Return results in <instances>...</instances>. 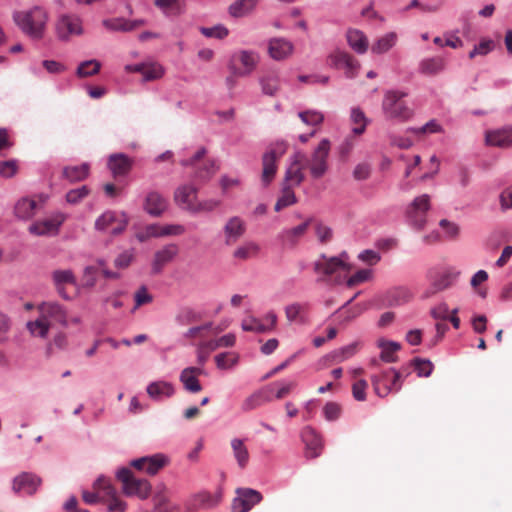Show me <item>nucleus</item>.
I'll return each mask as SVG.
<instances>
[{"instance_id":"1","label":"nucleus","mask_w":512,"mask_h":512,"mask_svg":"<svg viewBox=\"0 0 512 512\" xmlns=\"http://www.w3.org/2000/svg\"><path fill=\"white\" fill-rule=\"evenodd\" d=\"M39 316L34 321H28L26 327L31 335L46 338L54 325L68 327V312L65 307L55 301H45L37 307Z\"/></svg>"},{"instance_id":"2","label":"nucleus","mask_w":512,"mask_h":512,"mask_svg":"<svg viewBox=\"0 0 512 512\" xmlns=\"http://www.w3.org/2000/svg\"><path fill=\"white\" fill-rule=\"evenodd\" d=\"M12 17L19 30L31 40L40 41L45 37L50 16L44 6L15 11Z\"/></svg>"},{"instance_id":"3","label":"nucleus","mask_w":512,"mask_h":512,"mask_svg":"<svg viewBox=\"0 0 512 512\" xmlns=\"http://www.w3.org/2000/svg\"><path fill=\"white\" fill-rule=\"evenodd\" d=\"M406 96L405 92L398 90L384 93L381 108L386 119L406 122L413 117L414 110L404 100Z\"/></svg>"},{"instance_id":"4","label":"nucleus","mask_w":512,"mask_h":512,"mask_svg":"<svg viewBox=\"0 0 512 512\" xmlns=\"http://www.w3.org/2000/svg\"><path fill=\"white\" fill-rule=\"evenodd\" d=\"M82 18L75 13H62L55 21V35L61 42H69L84 34Z\"/></svg>"},{"instance_id":"5","label":"nucleus","mask_w":512,"mask_h":512,"mask_svg":"<svg viewBox=\"0 0 512 512\" xmlns=\"http://www.w3.org/2000/svg\"><path fill=\"white\" fill-rule=\"evenodd\" d=\"M374 392L379 397H386L391 392H398L403 383L402 373L394 368H388L371 377Z\"/></svg>"},{"instance_id":"6","label":"nucleus","mask_w":512,"mask_h":512,"mask_svg":"<svg viewBox=\"0 0 512 512\" xmlns=\"http://www.w3.org/2000/svg\"><path fill=\"white\" fill-rule=\"evenodd\" d=\"M206 153V149L201 147L191 158L180 162L184 167H192L195 170L193 177L201 181L209 180L218 169L214 160L204 159Z\"/></svg>"},{"instance_id":"7","label":"nucleus","mask_w":512,"mask_h":512,"mask_svg":"<svg viewBox=\"0 0 512 512\" xmlns=\"http://www.w3.org/2000/svg\"><path fill=\"white\" fill-rule=\"evenodd\" d=\"M93 490L97 491L102 502L108 503L109 512H124L125 503L120 501L118 493L105 475H99L93 483Z\"/></svg>"},{"instance_id":"8","label":"nucleus","mask_w":512,"mask_h":512,"mask_svg":"<svg viewBox=\"0 0 512 512\" xmlns=\"http://www.w3.org/2000/svg\"><path fill=\"white\" fill-rule=\"evenodd\" d=\"M431 208V198L422 194L413 199L406 208V218L413 228L422 230L427 223V213Z\"/></svg>"},{"instance_id":"9","label":"nucleus","mask_w":512,"mask_h":512,"mask_svg":"<svg viewBox=\"0 0 512 512\" xmlns=\"http://www.w3.org/2000/svg\"><path fill=\"white\" fill-rule=\"evenodd\" d=\"M330 152V141L323 139L313 151L310 158L307 157L306 168L314 179L322 178L328 170V156Z\"/></svg>"},{"instance_id":"10","label":"nucleus","mask_w":512,"mask_h":512,"mask_svg":"<svg viewBox=\"0 0 512 512\" xmlns=\"http://www.w3.org/2000/svg\"><path fill=\"white\" fill-rule=\"evenodd\" d=\"M259 62L258 54L253 51L235 52L230 59L229 68L233 75L244 77L251 74Z\"/></svg>"},{"instance_id":"11","label":"nucleus","mask_w":512,"mask_h":512,"mask_svg":"<svg viewBox=\"0 0 512 512\" xmlns=\"http://www.w3.org/2000/svg\"><path fill=\"white\" fill-rule=\"evenodd\" d=\"M427 277L430 282L429 288L423 293L424 298H429L438 292L450 288L458 277V273L451 270H429Z\"/></svg>"},{"instance_id":"12","label":"nucleus","mask_w":512,"mask_h":512,"mask_svg":"<svg viewBox=\"0 0 512 512\" xmlns=\"http://www.w3.org/2000/svg\"><path fill=\"white\" fill-rule=\"evenodd\" d=\"M285 147L275 145L268 148L262 156V174L261 182L263 186H268L274 179L277 172V162L284 155Z\"/></svg>"},{"instance_id":"13","label":"nucleus","mask_w":512,"mask_h":512,"mask_svg":"<svg viewBox=\"0 0 512 512\" xmlns=\"http://www.w3.org/2000/svg\"><path fill=\"white\" fill-rule=\"evenodd\" d=\"M127 225L125 214H118L114 211H106L100 215L95 221V229L97 231L117 236L124 232Z\"/></svg>"},{"instance_id":"14","label":"nucleus","mask_w":512,"mask_h":512,"mask_svg":"<svg viewBox=\"0 0 512 512\" xmlns=\"http://www.w3.org/2000/svg\"><path fill=\"white\" fill-rule=\"evenodd\" d=\"M169 464V457L162 453L143 456L130 461V467H133L137 471L145 473L149 476H155Z\"/></svg>"},{"instance_id":"15","label":"nucleus","mask_w":512,"mask_h":512,"mask_svg":"<svg viewBox=\"0 0 512 512\" xmlns=\"http://www.w3.org/2000/svg\"><path fill=\"white\" fill-rule=\"evenodd\" d=\"M65 220L66 215L64 213L55 212L47 219L32 223L28 230L36 236H56Z\"/></svg>"},{"instance_id":"16","label":"nucleus","mask_w":512,"mask_h":512,"mask_svg":"<svg viewBox=\"0 0 512 512\" xmlns=\"http://www.w3.org/2000/svg\"><path fill=\"white\" fill-rule=\"evenodd\" d=\"M307 156L301 151H297L291 158L283 183L292 187L299 186L305 179L304 169H306Z\"/></svg>"},{"instance_id":"17","label":"nucleus","mask_w":512,"mask_h":512,"mask_svg":"<svg viewBox=\"0 0 512 512\" xmlns=\"http://www.w3.org/2000/svg\"><path fill=\"white\" fill-rule=\"evenodd\" d=\"M263 499L262 494L251 488H237L236 497L232 501V512H249Z\"/></svg>"},{"instance_id":"18","label":"nucleus","mask_w":512,"mask_h":512,"mask_svg":"<svg viewBox=\"0 0 512 512\" xmlns=\"http://www.w3.org/2000/svg\"><path fill=\"white\" fill-rule=\"evenodd\" d=\"M47 198L45 194H38L35 197L26 196L20 198L14 206L15 217L20 220H30L35 216L40 205L46 202Z\"/></svg>"},{"instance_id":"19","label":"nucleus","mask_w":512,"mask_h":512,"mask_svg":"<svg viewBox=\"0 0 512 512\" xmlns=\"http://www.w3.org/2000/svg\"><path fill=\"white\" fill-rule=\"evenodd\" d=\"M346 258V253H343L340 257H326L325 255H321L314 263V271L326 276H330L338 271L347 272L350 267L345 262Z\"/></svg>"},{"instance_id":"20","label":"nucleus","mask_w":512,"mask_h":512,"mask_svg":"<svg viewBox=\"0 0 512 512\" xmlns=\"http://www.w3.org/2000/svg\"><path fill=\"white\" fill-rule=\"evenodd\" d=\"M42 480L31 472H22L12 480V490L16 494L34 495L41 486Z\"/></svg>"},{"instance_id":"21","label":"nucleus","mask_w":512,"mask_h":512,"mask_svg":"<svg viewBox=\"0 0 512 512\" xmlns=\"http://www.w3.org/2000/svg\"><path fill=\"white\" fill-rule=\"evenodd\" d=\"M180 506L171 500L170 490L165 484L156 487L153 496V512H179Z\"/></svg>"},{"instance_id":"22","label":"nucleus","mask_w":512,"mask_h":512,"mask_svg":"<svg viewBox=\"0 0 512 512\" xmlns=\"http://www.w3.org/2000/svg\"><path fill=\"white\" fill-rule=\"evenodd\" d=\"M220 494H211L207 491L193 495L185 503V512H197L200 509L213 508L220 502Z\"/></svg>"},{"instance_id":"23","label":"nucleus","mask_w":512,"mask_h":512,"mask_svg":"<svg viewBox=\"0 0 512 512\" xmlns=\"http://www.w3.org/2000/svg\"><path fill=\"white\" fill-rule=\"evenodd\" d=\"M329 58L333 66L345 70L347 77L353 78L358 74L360 63L349 53L336 50Z\"/></svg>"},{"instance_id":"24","label":"nucleus","mask_w":512,"mask_h":512,"mask_svg":"<svg viewBox=\"0 0 512 512\" xmlns=\"http://www.w3.org/2000/svg\"><path fill=\"white\" fill-rule=\"evenodd\" d=\"M198 190L194 185L184 184L174 192V201L182 209L192 213L197 203Z\"/></svg>"},{"instance_id":"25","label":"nucleus","mask_w":512,"mask_h":512,"mask_svg":"<svg viewBox=\"0 0 512 512\" xmlns=\"http://www.w3.org/2000/svg\"><path fill=\"white\" fill-rule=\"evenodd\" d=\"M301 438L305 444L306 457L309 459L317 458L323 449V443L320 436L312 427L306 426L302 429Z\"/></svg>"},{"instance_id":"26","label":"nucleus","mask_w":512,"mask_h":512,"mask_svg":"<svg viewBox=\"0 0 512 512\" xmlns=\"http://www.w3.org/2000/svg\"><path fill=\"white\" fill-rule=\"evenodd\" d=\"M130 73L141 75V81H155L163 77L165 70L163 66L157 62H143L130 65Z\"/></svg>"},{"instance_id":"27","label":"nucleus","mask_w":512,"mask_h":512,"mask_svg":"<svg viewBox=\"0 0 512 512\" xmlns=\"http://www.w3.org/2000/svg\"><path fill=\"white\" fill-rule=\"evenodd\" d=\"M245 222L238 216H233L227 220L223 227L224 241L226 245H234L245 234Z\"/></svg>"},{"instance_id":"28","label":"nucleus","mask_w":512,"mask_h":512,"mask_svg":"<svg viewBox=\"0 0 512 512\" xmlns=\"http://www.w3.org/2000/svg\"><path fill=\"white\" fill-rule=\"evenodd\" d=\"M179 247L174 243L167 244L157 250L152 260V270L159 273L167 264L173 261L178 255Z\"/></svg>"},{"instance_id":"29","label":"nucleus","mask_w":512,"mask_h":512,"mask_svg":"<svg viewBox=\"0 0 512 512\" xmlns=\"http://www.w3.org/2000/svg\"><path fill=\"white\" fill-rule=\"evenodd\" d=\"M293 51V44L285 38H272L268 42V54L276 61L290 57Z\"/></svg>"},{"instance_id":"30","label":"nucleus","mask_w":512,"mask_h":512,"mask_svg":"<svg viewBox=\"0 0 512 512\" xmlns=\"http://www.w3.org/2000/svg\"><path fill=\"white\" fill-rule=\"evenodd\" d=\"M288 322L305 324L308 322L310 304L308 302H293L284 309Z\"/></svg>"},{"instance_id":"31","label":"nucleus","mask_w":512,"mask_h":512,"mask_svg":"<svg viewBox=\"0 0 512 512\" xmlns=\"http://www.w3.org/2000/svg\"><path fill=\"white\" fill-rule=\"evenodd\" d=\"M486 143L490 146L499 148H509L512 146V127H504L486 132Z\"/></svg>"},{"instance_id":"32","label":"nucleus","mask_w":512,"mask_h":512,"mask_svg":"<svg viewBox=\"0 0 512 512\" xmlns=\"http://www.w3.org/2000/svg\"><path fill=\"white\" fill-rule=\"evenodd\" d=\"M272 387L271 385L265 386L251 395H249L242 403L243 411H251L254 410L265 403L272 401Z\"/></svg>"},{"instance_id":"33","label":"nucleus","mask_w":512,"mask_h":512,"mask_svg":"<svg viewBox=\"0 0 512 512\" xmlns=\"http://www.w3.org/2000/svg\"><path fill=\"white\" fill-rule=\"evenodd\" d=\"M168 208V200L159 192H149L145 198L144 209L152 216H161Z\"/></svg>"},{"instance_id":"34","label":"nucleus","mask_w":512,"mask_h":512,"mask_svg":"<svg viewBox=\"0 0 512 512\" xmlns=\"http://www.w3.org/2000/svg\"><path fill=\"white\" fill-rule=\"evenodd\" d=\"M202 373L203 369L201 367H187L180 374V382L187 391L198 393L202 390V386L197 377Z\"/></svg>"},{"instance_id":"35","label":"nucleus","mask_w":512,"mask_h":512,"mask_svg":"<svg viewBox=\"0 0 512 512\" xmlns=\"http://www.w3.org/2000/svg\"><path fill=\"white\" fill-rule=\"evenodd\" d=\"M52 280L58 294L64 299H69L68 294L65 292L64 286L67 284H76V278L72 270H55L52 272Z\"/></svg>"},{"instance_id":"36","label":"nucleus","mask_w":512,"mask_h":512,"mask_svg":"<svg viewBox=\"0 0 512 512\" xmlns=\"http://www.w3.org/2000/svg\"><path fill=\"white\" fill-rule=\"evenodd\" d=\"M146 391L153 400H161L172 397L175 393V388L167 381H155L147 386Z\"/></svg>"},{"instance_id":"37","label":"nucleus","mask_w":512,"mask_h":512,"mask_svg":"<svg viewBox=\"0 0 512 512\" xmlns=\"http://www.w3.org/2000/svg\"><path fill=\"white\" fill-rule=\"evenodd\" d=\"M313 222L312 218H308L304 223L281 232L280 238L285 244L295 246L299 239L302 238L307 232L310 224Z\"/></svg>"},{"instance_id":"38","label":"nucleus","mask_w":512,"mask_h":512,"mask_svg":"<svg viewBox=\"0 0 512 512\" xmlns=\"http://www.w3.org/2000/svg\"><path fill=\"white\" fill-rule=\"evenodd\" d=\"M151 492L152 486L147 479L136 477L130 472V497L136 496L144 500L151 495Z\"/></svg>"},{"instance_id":"39","label":"nucleus","mask_w":512,"mask_h":512,"mask_svg":"<svg viewBox=\"0 0 512 512\" xmlns=\"http://www.w3.org/2000/svg\"><path fill=\"white\" fill-rule=\"evenodd\" d=\"M446 62L441 56L424 58L419 63V72L426 76H434L445 69Z\"/></svg>"},{"instance_id":"40","label":"nucleus","mask_w":512,"mask_h":512,"mask_svg":"<svg viewBox=\"0 0 512 512\" xmlns=\"http://www.w3.org/2000/svg\"><path fill=\"white\" fill-rule=\"evenodd\" d=\"M231 449L233 452V456L239 466V468L244 469L247 467L250 459V454L247 446L244 443V440L240 438H233L231 440Z\"/></svg>"},{"instance_id":"41","label":"nucleus","mask_w":512,"mask_h":512,"mask_svg":"<svg viewBox=\"0 0 512 512\" xmlns=\"http://www.w3.org/2000/svg\"><path fill=\"white\" fill-rule=\"evenodd\" d=\"M349 46L357 53L364 54L368 49V39L365 34L357 29H349L346 34Z\"/></svg>"},{"instance_id":"42","label":"nucleus","mask_w":512,"mask_h":512,"mask_svg":"<svg viewBox=\"0 0 512 512\" xmlns=\"http://www.w3.org/2000/svg\"><path fill=\"white\" fill-rule=\"evenodd\" d=\"M350 123L352 134L360 136L365 132L369 120L360 108L354 107L350 113Z\"/></svg>"},{"instance_id":"43","label":"nucleus","mask_w":512,"mask_h":512,"mask_svg":"<svg viewBox=\"0 0 512 512\" xmlns=\"http://www.w3.org/2000/svg\"><path fill=\"white\" fill-rule=\"evenodd\" d=\"M108 167L114 177L125 175L128 171V156L123 153L110 155Z\"/></svg>"},{"instance_id":"44","label":"nucleus","mask_w":512,"mask_h":512,"mask_svg":"<svg viewBox=\"0 0 512 512\" xmlns=\"http://www.w3.org/2000/svg\"><path fill=\"white\" fill-rule=\"evenodd\" d=\"M378 346L381 348V360L387 363H394L397 361L396 352L401 348L399 343L380 339L378 341Z\"/></svg>"},{"instance_id":"45","label":"nucleus","mask_w":512,"mask_h":512,"mask_svg":"<svg viewBox=\"0 0 512 512\" xmlns=\"http://www.w3.org/2000/svg\"><path fill=\"white\" fill-rule=\"evenodd\" d=\"M89 169L88 163H83L78 166H67L63 169V176L69 182L82 181L88 177Z\"/></svg>"},{"instance_id":"46","label":"nucleus","mask_w":512,"mask_h":512,"mask_svg":"<svg viewBox=\"0 0 512 512\" xmlns=\"http://www.w3.org/2000/svg\"><path fill=\"white\" fill-rule=\"evenodd\" d=\"M260 84L264 94L274 96L280 87L279 76L276 72H267L261 77Z\"/></svg>"},{"instance_id":"47","label":"nucleus","mask_w":512,"mask_h":512,"mask_svg":"<svg viewBox=\"0 0 512 512\" xmlns=\"http://www.w3.org/2000/svg\"><path fill=\"white\" fill-rule=\"evenodd\" d=\"M258 0H237L229 7V13L235 18L248 15L256 7Z\"/></svg>"},{"instance_id":"48","label":"nucleus","mask_w":512,"mask_h":512,"mask_svg":"<svg viewBox=\"0 0 512 512\" xmlns=\"http://www.w3.org/2000/svg\"><path fill=\"white\" fill-rule=\"evenodd\" d=\"M397 42V34L389 32L380 37L371 47V51L375 54H383L389 51Z\"/></svg>"},{"instance_id":"49","label":"nucleus","mask_w":512,"mask_h":512,"mask_svg":"<svg viewBox=\"0 0 512 512\" xmlns=\"http://www.w3.org/2000/svg\"><path fill=\"white\" fill-rule=\"evenodd\" d=\"M359 350V343L354 342L342 348L336 349L329 354V358L335 363H341L352 356Z\"/></svg>"},{"instance_id":"50","label":"nucleus","mask_w":512,"mask_h":512,"mask_svg":"<svg viewBox=\"0 0 512 512\" xmlns=\"http://www.w3.org/2000/svg\"><path fill=\"white\" fill-rule=\"evenodd\" d=\"M293 188L294 187L283 183L281 196L278 198L274 207L276 212H279L282 209L289 207L297 202Z\"/></svg>"},{"instance_id":"51","label":"nucleus","mask_w":512,"mask_h":512,"mask_svg":"<svg viewBox=\"0 0 512 512\" xmlns=\"http://www.w3.org/2000/svg\"><path fill=\"white\" fill-rule=\"evenodd\" d=\"M102 26L110 33L127 32L128 19L125 17H110L101 21Z\"/></svg>"},{"instance_id":"52","label":"nucleus","mask_w":512,"mask_h":512,"mask_svg":"<svg viewBox=\"0 0 512 512\" xmlns=\"http://www.w3.org/2000/svg\"><path fill=\"white\" fill-rule=\"evenodd\" d=\"M100 69V61L96 59L86 60L78 65L76 69V75L79 78H86L98 74Z\"/></svg>"},{"instance_id":"53","label":"nucleus","mask_w":512,"mask_h":512,"mask_svg":"<svg viewBox=\"0 0 512 512\" xmlns=\"http://www.w3.org/2000/svg\"><path fill=\"white\" fill-rule=\"evenodd\" d=\"M258 252L259 246L256 243L246 242L233 252V256L239 260H247L249 258L255 257Z\"/></svg>"},{"instance_id":"54","label":"nucleus","mask_w":512,"mask_h":512,"mask_svg":"<svg viewBox=\"0 0 512 512\" xmlns=\"http://www.w3.org/2000/svg\"><path fill=\"white\" fill-rule=\"evenodd\" d=\"M135 238L140 242H147L158 237V223L148 224L135 231Z\"/></svg>"},{"instance_id":"55","label":"nucleus","mask_w":512,"mask_h":512,"mask_svg":"<svg viewBox=\"0 0 512 512\" xmlns=\"http://www.w3.org/2000/svg\"><path fill=\"white\" fill-rule=\"evenodd\" d=\"M238 355L235 352H224L215 356V362L219 369H230L238 363Z\"/></svg>"},{"instance_id":"56","label":"nucleus","mask_w":512,"mask_h":512,"mask_svg":"<svg viewBox=\"0 0 512 512\" xmlns=\"http://www.w3.org/2000/svg\"><path fill=\"white\" fill-rule=\"evenodd\" d=\"M359 293L355 294L350 300H348L337 312H340V317H342V322L348 323L358 317L362 311L363 308L359 305H356L354 307H351L347 310H344L347 305H349L357 296Z\"/></svg>"},{"instance_id":"57","label":"nucleus","mask_w":512,"mask_h":512,"mask_svg":"<svg viewBox=\"0 0 512 512\" xmlns=\"http://www.w3.org/2000/svg\"><path fill=\"white\" fill-rule=\"evenodd\" d=\"M487 279L488 273L485 270H479L473 275L470 281V284L472 288L475 290L476 294L483 299L486 298L487 296V289L479 288V286L485 281H487Z\"/></svg>"},{"instance_id":"58","label":"nucleus","mask_w":512,"mask_h":512,"mask_svg":"<svg viewBox=\"0 0 512 512\" xmlns=\"http://www.w3.org/2000/svg\"><path fill=\"white\" fill-rule=\"evenodd\" d=\"M153 295L149 293L145 286L138 288L134 293V306L132 311L139 309L144 305L152 303Z\"/></svg>"},{"instance_id":"59","label":"nucleus","mask_w":512,"mask_h":512,"mask_svg":"<svg viewBox=\"0 0 512 512\" xmlns=\"http://www.w3.org/2000/svg\"><path fill=\"white\" fill-rule=\"evenodd\" d=\"M185 233V227L180 224H159L158 237L180 236Z\"/></svg>"},{"instance_id":"60","label":"nucleus","mask_w":512,"mask_h":512,"mask_svg":"<svg viewBox=\"0 0 512 512\" xmlns=\"http://www.w3.org/2000/svg\"><path fill=\"white\" fill-rule=\"evenodd\" d=\"M241 327L244 331L265 333L267 332V325L262 323L261 320L255 317H249L242 321Z\"/></svg>"},{"instance_id":"61","label":"nucleus","mask_w":512,"mask_h":512,"mask_svg":"<svg viewBox=\"0 0 512 512\" xmlns=\"http://www.w3.org/2000/svg\"><path fill=\"white\" fill-rule=\"evenodd\" d=\"M299 118L306 125L315 127L320 125L324 119V116L321 112L315 110H307L299 113Z\"/></svg>"},{"instance_id":"62","label":"nucleus","mask_w":512,"mask_h":512,"mask_svg":"<svg viewBox=\"0 0 512 512\" xmlns=\"http://www.w3.org/2000/svg\"><path fill=\"white\" fill-rule=\"evenodd\" d=\"M411 363L419 377H429L434 368L432 362L426 359L415 358Z\"/></svg>"},{"instance_id":"63","label":"nucleus","mask_w":512,"mask_h":512,"mask_svg":"<svg viewBox=\"0 0 512 512\" xmlns=\"http://www.w3.org/2000/svg\"><path fill=\"white\" fill-rule=\"evenodd\" d=\"M89 188L86 185L72 189L66 193V201L70 204H78L89 195Z\"/></svg>"},{"instance_id":"64","label":"nucleus","mask_w":512,"mask_h":512,"mask_svg":"<svg viewBox=\"0 0 512 512\" xmlns=\"http://www.w3.org/2000/svg\"><path fill=\"white\" fill-rule=\"evenodd\" d=\"M221 205V201L218 199H207L203 201H197L194 209L193 214L197 213H208L214 211L216 208H218Z\"/></svg>"}]
</instances>
